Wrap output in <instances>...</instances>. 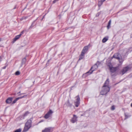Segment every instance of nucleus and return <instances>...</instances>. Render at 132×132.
Segmentation results:
<instances>
[{
  "mask_svg": "<svg viewBox=\"0 0 132 132\" xmlns=\"http://www.w3.org/2000/svg\"><path fill=\"white\" fill-rule=\"evenodd\" d=\"M100 63L98 61L93 67H92L90 70L87 72L86 73L85 75H88L92 73L93 71L97 69L98 68V65H99Z\"/></svg>",
  "mask_w": 132,
  "mask_h": 132,
  "instance_id": "obj_1",
  "label": "nucleus"
},
{
  "mask_svg": "<svg viewBox=\"0 0 132 132\" xmlns=\"http://www.w3.org/2000/svg\"><path fill=\"white\" fill-rule=\"evenodd\" d=\"M31 118L28 120L26 122L23 132H26L31 127Z\"/></svg>",
  "mask_w": 132,
  "mask_h": 132,
  "instance_id": "obj_2",
  "label": "nucleus"
},
{
  "mask_svg": "<svg viewBox=\"0 0 132 132\" xmlns=\"http://www.w3.org/2000/svg\"><path fill=\"white\" fill-rule=\"evenodd\" d=\"M112 57H114L119 60V62L120 63L122 64L124 61L123 59L122 58V56L120 55L118 53H115Z\"/></svg>",
  "mask_w": 132,
  "mask_h": 132,
  "instance_id": "obj_3",
  "label": "nucleus"
},
{
  "mask_svg": "<svg viewBox=\"0 0 132 132\" xmlns=\"http://www.w3.org/2000/svg\"><path fill=\"white\" fill-rule=\"evenodd\" d=\"M102 90L100 92V94L101 95H104L106 94L110 90V89L109 86L105 87L103 86Z\"/></svg>",
  "mask_w": 132,
  "mask_h": 132,
  "instance_id": "obj_4",
  "label": "nucleus"
},
{
  "mask_svg": "<svg viewBox=\"0 0 132 132\" xmlns=\"http://www.w3.org/2000/svg\"><path fill=\"white\" fill-rule=\"evenodd\" d=\"M131 68L129 66H127L124 68L119 72L120 74L123 75L127 71L131 69Z\"/></svg>",
  "mask_w": 132,
  "mask_h": 132,
  "instance_id": "obj_5",
  "label": "nucleus"
},
{
  "mask_svg": "<svg viewBox=\"0 0 132 132\" xmlns=\"http://www.w3.org/2000/svg\"><path fill=\"white\" fill-rule=\"evenodd\" d=\"M110 72L112 73L115 72L118 69V67H113L111 63L108 65Z\"/></svg>",
  "mask_w": 132,
  "mask_h": 132,
  "instance_id": "obj_6",
  "label": "nucleus"
},
{
  "mask_svg": "<svg viewBox=\"0 0 132 132\" xmlns=\"http://www.w3.org/2000/svg\"><path fill=\"white\" fill-rule=\"evenodd\" d=\"M75 98L76 100L74 102L75 105L76 107H78L80 104V98L79 95L76 96Z\"/></svg>",
  "mask_w": 132,
  "mask_h": 132,
  "instance_id": "obj_7",
  "label": "nucleus"
},
{
  "mask_svg": "<svg viewBox=\"0 0 132 132\" xmlns=\"http://www.w3.org/2000/svg\"><path fill=\"white\" fill-rule=\"evenodd\" d=\"M90 44H89L88 46H86L84 47L81 54V56H84L85 54L87 52L88 49V46Z\"/></svg>",
  "mask_w": 132,
  "mask_h": 132,
  "instance_id": "obj_8",
  "label": "nucleus"
},
{
  "mask_svg": "<svg viewBox=\"0 0 132 132\" xmlns=\"http://www.w3.org/2000/svg\"><path fill=\"white\" fill-rule=\"evenodd\" d=\"M53 112L51 110H50L44 116V118L46 119H47L51 117L52 115V114Z\"/></svg>",
  "mask_w": 132,
  "mask_h": 132,
  "instance_id": "obj_9",
  "label": "nucleus"
},
{
  "mask_svg": "<svg viewBox=\"0 0 132 132\" xmlns=\"http://www.w3.org/2000/svg\"><path fill=\"white\" fill-rule=\"evenodd\" d=\"M53 130V128L51 127H48L45 128L44 130H43L42 132H51Z\"/></svg>",
  "mask_w": 132,
  "mask_h": 132,
  "instance_id": "obj_10",
  "label": "nucleus"
},
{
  "mask_svg": "<svg viewBox=\"0 0 132 132\" xmlns=\"http://www.w3.org/2000/svg\"><path fill=\"white\" fill-rule=\"evenodd\" d=\"M77 117L76 116L74 115L73 118L71 120V122L73 123H75L77 121Z\"/></svg>",
  "mask_w": 132,
  "mask_h": 132,
  "instance_id": "obj_11",
  "label": "nucleus"
},
{
  "mask_svg": "<svg viewBox=\"0 0 132 132\" xmlns=\"http://www.w3.org/2000/svg\"><path fill=\"white\" fill-rule=\"evenodd\" d=\"M21 35L22 34H20L19 35L16 36L13 39L12 43H14L17 40L19 39Z\"/></svg>",
  "mask_w": 132,
  "mask_h": 132,
  "instance_id": "obj_12",
  "label": "nucleus"
},
{
  "mask_svg": "<svg viewBox=\"0 0 132 132\" xmlns=\"http://www.w3.org/2000/svg\"><path fill=\"white\" fill-rule=\"evenodd\" d=\"M109 79L108 78L105 81L103 86L105 87H106V86H108L109 85Z\"/></svg>",
  "mask_w": 132,
  "mask_h": 132,
  "instance_id": "obj_13",
  "label": "nucleus"
},
{
  "mask_svg": "<svg viewBox=\"0 0 132 132\" xmlns=\"http://www.w3.org/2000/svg\"><path fill=\"white\" fill-rule=\"evenodd\" d=\"M12 99L13 98L12 97H9L6 100V102L7 103H10L12 102Z\"/></svg>",
  "mask_w": 132,
  "mask_h": 132,
  "instance_id": "obj_14",
  "label": "nucleus"
},
{
  "mask_svg": "<svg viewBox=\"0 0 132 132\" xmlns=\"http://www.w3.org/2000/svg\"><path fill=\"white\" fill-rule=\"evenodd\" d=\"M65 104L68 106H71V104L70 103L69 100H68L66 102Z\"/></svg>",
  "mask_w": 132,
  "mask_h": 132,
  "instance_id": "obj_15",
  "label": "nucleus"
},
{
  "mask_svg": "<svg viewBox=\"0 0 132 132\" xmlns=\"http://www.w3.org/2000/svg\"><path fill=\"white\" fill-rule=\"evenodd\" d=\"M108 40V37H105L102 40V42L103 43L105 42Z\"/></svg>",
  "mask_w": 132,
  "mask_h": 132,
  "instance_id": "obj_16",
  "label": "nucleus"
},
{
  "mask_svg": "<svg viewBox=\"0 0 132 132\" xmlns=\"http://www.w3.org/2000/svg\"><path fill=\"white\" fill-rule=\"evenodd\" d=\"M26 61V60L25 57L22 60V65L23 64H24L25 63Z\"/></svg>",
  "mask_w": 132,
  "mask_h": 132,
  "instance_id": "obj_17",
  "label": "nucleus"
},
{
  "mask_svg": "<svg viewBox=\"0 0 132 132\" xmlns=\"http://www.w3.org/2000/svg\"><path fill=\"white\" fill-rule=\"evenodd\" d=\"M111 23V20H110L109 22L108 25L107 26V28L108 29H109L110 27V26Z\"/></svg>",
  "mask_w": 132,
  "mask_h": 132,
  "instance_id": "obj_18",
  "label": "nucleus"
},
{
  "mask_svg": "<svg viewBox=\"0 0 132 132\" xmlns=\"http://www.w3.org/2000/svg\"><path fill=\"white\" fill-rule=\"evenodd\" d=\"M19 97L16 98L13 101V102L12 103V104H14L16 102L19 100Z\"/></svg>",
  "mask_w": 132,
  "mask_h": 132,
  "instance_id": "obj_19",
  "label": "nucleus"
},
{
  "mask_svg": "<svg viewBox=\"0 0 132 132\" xmlns=\"http://www.w3.org/2000/svg\"><path fill=\"white\" fill-rule=\"evenodd\" d=\"M103 3L101 1H99L98 3V6L100 7L102 5Z\"/></svg>",
  "mask_w": 132,
  "mask_h": 132,
  "instance_id": "obj_20",
  "label": "nucleus"
},
{
  "mask_svg": "<svg viewBox=\"0 0 132 132\" xmlns=\"http://www.w3.org/2000/svg\"><path fill=\"white\" fill-rule=\"evenodd\" d=\"M29 112L28 111H27V112H26L24 114H23V117H25L26 116H27V115L28 114H29Z\"/></svg>",
  "mask_w": 132,
  "mask_h": 132,
  "instance_id": "obj_21",
  "label": "nucleus"
},
{
  "mask_svg": "<svg viewBox=\"0 0 132 132\" xmlns=\"http://www.w3.org/2000/svg\"><path fill=\"white\" fill-rule=\"evenodd\" d=\"M21 129L20 128L17 129L14 131V132H21Z\"/></svg>",
  "mask_w": 132,
  "mask_h": 132,
  "instance_id": "obj_22",
  "label": "nucleus"
},
{
  "mask_svg": "<svg viewBox=\"0 0 132 132\" xmlns=\"http://www.w3.org/2000/svg\"><path fill=\"white\" fill-rule=\"evenodd\" d=\"M20 74V72L19 71H17L15 72V74L16 75H19Z\"/></svg>",
  "mask_w": 132,
  "mask_h": 132,
  "instance_id": "obj_23",
  "label": "nucleus"
},
{
  "mask_svg": "<svg viewBox=\"0 0 132 132\" xmlns=\"http://www.w3.org/2000/svg\"><path fill=\"white\" fill-rule=\"evenodd\" d=\"M125 119H126L128 118L129 117L125 113Z\"/></svg>",
  "mask_w": 132,
  "mask_h": 132,
  "instance_id": "obj_24",
  "label": "nucleus"
},
{
  "mask_svg": "<svg viewBox=\"0 0 132 132\" xmlns=\"http://www.w3.org/2000/svg\"><path fill=\"white\" fill-rule=\"evenodd\" d=\"M115 109V107L114 106H112L111 107V110H114Z\"/></svg>",
  "mask_w": 132,
  "mask_h": 132,
  "instance_id": "obj_25",
  "label": "nucleus"
},
{
  "mask_svg": "<svg viewBox=\"0 0 132 132\" xmlns=\"http://www.w3.org/2000/svg\"><path fill=\"white\" fill-rule=\"evenodd\" d=\"M27 96V95H24L22 96V97H19V99H21V98H23L24 97H26V96Z\"/></svg>",
  "mask_w": 132,
  "mask_h": 132,
  "instance_id": "obj_26",
  "label": "nucleus"
},
{
  "mask_svg": "<svg viewBox=\"0 0 132 132\" xmlns=\"http://www.w3.org/2000/svg\"><path fill=\"white\" fill-rule=\"evenodd\" d=\"M82 56H81V55H80V56L79 57V60H80L83 59V57Z\"/></svg>",
  "mask_w": 132,
  "mask_h": 132,
  "instance_id": "obj_27",
  "label": "nucleus"
},
{
  "mask_svg": "<svg viewBox=\"0 0 132 132\" xmlns=\"http://www.w3.org/2000/svg\"><path fill=\"white\" fill-rule=\"evenodd\" d=\"M58 0H54L53 1V3H55L56 2H57Z\"/></svg>",
  "mask_w": 132,
  "mask_h": 132,
  "instance_id": "obj_28",
  "label": "nucleus"
},
{
  "mask_svg": "<svg viewBox=\"0 0 132 132\" xmlns=\"http://www.w3.org/2000/svg\"><path fill=\"white\" fill-rule=\"evenodd\" d=\"M103 3L106 0H100Z\"/></svg>",
  "mask_w": 132,
  "mask_h": 132,
  "instance_id": "obj_29",
  "label": "nucleus"
},
{
  "mask_svg": "<svg viewBox=\"0 0 132 132\" xmlns=\"http://www.w3.org/2000/svg\"><path fill=\"white\" fill-rule=\"evenodd\" d=\"M6 68V66L3 67V69H5Z\"/></svg>",
  "mask_w": 132,
  "mask_h": 132,
  "instance_id": "obj_30",
  "label": "nucleus"
},
{
  "mask_svg": "<svg viewBox=\"0 0 132 132\" xmlns=\"http://www.w3.org/2000/svg\"><path fill=\"white\" fill-rule=\"evenodd\" d=\"M1 59H2L1 57L0 56V62L1 61Z\"/></svg>",
  "mask_w": 132,
  "mask_h": 132,
  "instance_id": "obj_31",
  "label": "nucleus"
},
{
  "mask_svg": "<svg viewBox=\"0 0 132 132\" xmlns=\"http://www.w3.org/2000/svg\"><path fill=\"white\" fill-rule=\"evenodd\" d=\"M99 14H96V16H99Z\"/></svg>",
  "mask_w": 132,
  "mask_h": 132,
  "instance_id": "obj_32",
  "label": "nucleus"
},
{
  "mask_svg": "<svg viewBox=\"0 0 132 132\" xmlns=\"http://www.w3.org/2000/svg\"><path fill=\"white\" fill-rule=\"evenodd\" d=\"M23 33V31H22L21 32V33H20V34H22H22Z\"/></svg>",
  "mask_w": 132,
  "mask_h": 132,
  "instance_id": "obj_33",
  "label": "nucleus"
},
{
  "mask_svg": "<svg viewBox=\"0 0 132 132\" xmlns=\"http://www.w3.org/2000/svg\"><path fill=\"white\" fill-rule=\"evenodd\" d=\"M2 38H0V42L2 40Z\"/></svg>",
  "mask_w": 132,
  "mask_h": 132,
  "instance_id": "obj_34",
  "label": "nucleus"
},
{
  "mask_svg": "<svg viewBox=\"0 0 132 132\" xmlns=\"http://www.w3.org/2000/svg\"><path fill=\"white\" fill-rule=\"evenodd\" d=\"M131 106L132 107V103L131 104Z\"/></svg>",
  "mask_w": 132,
  "mask_h": 132,
  "instance_id": "obj_35",
  "label": "nucleus"
},
{
  "mask_svg": "<svg viewBox=\"0 0 132 132\" xmlns=\"http://www.w3.org/2000/svg\"><path fill=\"white\" fill-rule=\"evenodd\" d=\"M20 92H19L18 93V94L19 93H20Z\"/></svg>",
  "mask_w": 132,
  "mask_h": 132,
  "instance_id": "obj_36",
  "label": "nucleus"
}]
</instances>
